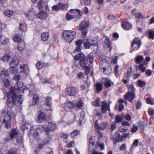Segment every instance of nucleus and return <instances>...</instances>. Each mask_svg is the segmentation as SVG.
Instances as JSON below:
<instances>
[{
    "label": "nucleus",
    "instance_id": "nucleus-36",
    "mask_svg": "<svg viewBox=\"0 0 154 154\" xmlns=\"http://www.w3.org/2000/svg\"><path fill=\"white\" fill-rule=\"evenodd\" d=\"M143 57L141 55L137 56L135 58V61L137 63H141L143 60Z\"/></svg>",
    "mask_w": 154,
    "mask_h": 154
},
{
    "label": "nucleus",
    "instance_id": "nucleus-58",
    "mask_svg": "<svg viewBox=\"0 0 154 154\" xmlns=\"http://www.w3.org/2000/svg\"><path fill=\"white\" fill-rule=\"evenodd\" d=\"M8 154H17V153L15 151L11 149L8 151Z\"/></svg>",
    "mask_w": 154,
    "mask_h": 154
},
{
    "label": "nucleus",
    "instance_id": "nucleus-57",
    "mask_svg": "<svg viewBox=\"0 0 154 154\" xmlns=\"http://www.w3.org/2000/svg\"><path fill=\"white\" fill-rule=\"evenodd\" d=\"M75 145V143L73 141H71L67 144V146L68 147H72Z\"/></svg>",
    "mask_w": 154,
    "mask_h": 154
},
{
    "label": "nucleus",
    "instance_id": "nucleus-42",
    "mask_svg": "<svg viewBox=\"0 0 154 154\" xmlns=\"http://www.w3.org/2000/svg\"><path fill=\"white\" fill-rule=\"evenodd\" d=\"M148 33L149 38L153 39L154 38V31L152 30H149Z\"/></svg>",
    "mask_w": 154,
    "mask_h": 154
},
{
    "label": "nucleus",
    "instance_id": "nucleus-16",
    "mask_svg": "<svg viewBox=\"0 0 154 154\" xmlns=\"http://www.w3.org/2000/svg\"><path fill=\"white\" fill-rule=\"evenodd\" d=\"M102 82L104 84V86L106 88H108L114 85V83L109 79L103 78L102 79Z\"/></svg>",
    "mask_w": 154,
    "mask_h": 154
},
{
    "label": "nucleus",
    "instance_id": "nucleus-53",
    "mask_svg": "<svg viewBox=\"0 0 154 154\" xmlns=\"http://www.w3.org/2000/svg\"><path fill=\"white\" fill-rule=\"evenodd\" d=\"M138 129V128L137 126L134 125L132 128L131 131L133 133L136 132Z\"/></svg>",
    "mask_w": 154,
    "mask_h": 154
},
{
    "label": "nucleus",
    "instance_id": "nucleus-46",
    "mask_svg": "<svg viewBox=\"0 0 154 154\" xmlns=\"http://www.w3.org/2000/svg\"><path fill=\"white\" fill-rule=\"evenodd\" d=\"M80 132L78 130H74L71 133V136L72 137H74L79 134Z\"/></svg>",
    "mask_w": 154,
    "mask_h": 154
},
{
    "label": "nucleus",
    "instance_id": "nucleus-20",
    "mask_svg": "<svg viewBox=\"0 0 154 154\" xmlns=\"http://www.w3.org/2000/svg\"><path fill=\"white\" fill-rule=\"evenodd\" d=\"M18 64V60L16 57H14L9 63L11 67L14 68L16 67Z\"/></svg>",
    "mask_w": 154,
    "mask_h": 154
},
{
    "label": "nucleus",
    "instance_id": "nucleus-40",
    "mask_svg": "<svg viewBox=\"0 0 154 154\" xmlns=\"http://www.w3.org/2000/svg\"><path fill=\"white\" fill-rule=\"evenodd\" d=\"M96 89L97 93H98L102 89V85L101 83H97L96 85Z\"/></svg>",
    "mask_w": 154,
    "mask_h": 154
},
{
    "label": "nucleus",
    "instance_id": "nucleus-49",
    "mask_svg": "<svg viewBox=\"0 0 154 154\" xmlns=\"http://www.w3.org/2000/svg\"><path fill=\"white\" fill-rule=\"evenodd\" d=\"M138 143V141L137 140H135L133 142V144L132 145L131 150L134 149V146H137Z\"/></svg>",
    "mask_w": 154,
    "mask_h": 154
},
{
    "label": "nucleus",
    "instance_id": "nucleus-24",
    "mask_svg": "<svg viewBox=\"0 0 154 154\" xmlns=\"http://www.w3.org/2000/svg\"><path fill=\"white\" fill-rule=\"evenodd\" d=\"M0 41L3 45H5L9 42V39L4 35H0Z\"/></svg>",
    "mask_w": 154,
    "mask_h": 154
},
{
    "label": "nucleus",
    "instance_id": "nucleus-31",
    "mask_svg": "<svg viewBox=\"0 0 154 154\" xmlns=\"http://www.w3.org/2000/svg\"><path fill=\"white\" fill-rule=\"evenodd\" d=\"M62 5L61 3H60L58 4L54 5L52 7V10L54 11H58L60 9H63L62 8H61V6Z\"/></svg>",
    "mask_w": 154,
    "mask_h": 154
},
{
    "label": "nucleus",
    "instance_id": "nucleus-37",
    "mask_svg": "<svg viewBox=\"0 0 154 154\" xmlns=\"http://www.w3.org/2000/svg\"><path fill=\"white\" fill-rule=\"evenodd\" d=\"M83 105V103L82 101L79 100L77 102L75 106H74V109H76V108L79 109L81 108Z\"/></svg>",
    "mask_w": 154,
    "mask_h": 154
},
{
    "label": "nucleus",
    "instance_id": "nucleus-26",
    "mask_svg": "<svg viewBox=\"0 0 154 154\" xmlns=\"http://www.w3.org/2000/svg\"><path fill=\"white\" fill-rule=\"evenodd\" d=\"M19 29L22 32H25L27 30V26L26 24H22L20 23L19 24Z\"/></svg>",
    "mask_w": 154,
    "mask_h": 154
},
{
    "label": "nucleus",
    "instance_id": "nucleus-32",
    "mask_svg": "<svg viewBox=\"0 0 154 154\" xmlns=\"http://www.w3.org/2000/svg\"><path fill=\"white\" fill-rule=\"evenodd\" d=\"M39 100V97L37 94H34L33 96V99L32 101V104L35 105L37 103Z\"/></svg>",
    "mask_w": 154,
    "mask_h": 154
},
{
    "label": "nucleus",
    "instance_id": "nucleus-43",
    "mask_svg": "<svg viewBox=\"0 0 154 154\" xmlns=\"http://www.w3.org/2000/svg\"><path fill=\"white\" fill-rule=\"evenodd\" d=\"M100 101V99L99 98H97V99L92 103L93 106H97L99 105V102Z\"/></svg>",
    "mask_w": 154,
    "mask_h": 154
},
{
    "label": "nucleus",
    "instance_id": "nucleus-7",
    "mask_svg": "<svg viewBox=\"0 0 154 154\" xmlns=\"http://www.w3.org/2000/svg\"><path fill=\"white\" fill-rule=\"evenodd\" d=\"M88 22L83 21L79 25V29L82 32V38H85L88 32L87 29L89 26Z\"/></svg>",
    "mask_w": 154,
    "mask_h": 154
},
{
    "label": "nucleus",
    "instance_id": "nucleus-8",
    "mask_svg": "<svg viewBox=\"0 0 154 154\" xmlns=\"http://www.w3.org/2000/svg\"><path fill=\"white\" fill-rule=\"evenodd\" d=\"M97 38L94 37H91L88 40L84 39L83 44L85 48H88L91 46H97Z\"/></svg>",
    "mask_w": 154,
    "mask_h": 154
},
{
    "label": "nucleus",
    "instance_id": "nucleus-28",
    "mask_svg": "<svg viewBox=\"0 0 154 154\" xmlns=\"http://www.w3.org/2000/svg\"><path fill=\"white\" fill-rule=\"evenodd\" d=\"M11 53L9 52L8 54H5L2 59L4 62L8 61L11 58Z\"/></svg>",
    "mask_w": 154,
    "mask_h": 154
},
{
    "label": "nucleus",
    "instance_id": "nucleus-62",
    "mask_svg": "<svg viewBox=\"0 0 154 154\" xmlns=\"http://www.w3.org/2000/svg\"><path fill=\"white\" fill-rule=\"evenodd\" d=\"M82 47L77 46L76 48L74 50V53H76L79 51H80L81 49V48Z\"/></svg>",
    "mask_w": 154,
    "mask_h": 154
},
{
    "label": "nucleus",
    "instance_id": "nucleus-35",
    "mask_svg": "<svg viewBox=\"0 0 154 154\" xmlns=\"http://www.w3.org/2000/svg\"><path fill=\"white\" fill-rule=\"evenodd\" d=\"M96 137H92L89 139V146L91 145H94L95 144L96 142Z\"/></svg>",
    "mask_w": 154,
    "mask_h": 154
},
{
    "label": "nucleus",
    "instance_id": "nucleus-47",
    "mask_svg": "<svg viewBox=\"0 0 154 154\" xmlns=\"http://www.w3.org/2000/svg\"><path fill=\"white\" fill-rule=\"evenodd\" d=\"M122 119L121 116L119 115L116 116L115 120L116 123H119L121 122L122 121Z\"/></svg>",
    "mask_w": 154,
    "mask_h": 154
},
{
    "label": "nucleus",
    "instance_id": "nucleus-64",
    "mask_svg": "<svg viewBox=\"0 0 154 154\" xmlns=\"http://www.w3.org/2000/svg\"><path fill=\"white\" fill-rule=\"evenodd\" d=\"M126 147V145L125 144H123L120 148V149L121 150H123L125 149Z\"/></svg>",
    "mask_w": 154,
    "mask_h": 154
},
{
    "label": "nucleus",
    "instance_id": "nucleus-12",
    "mask_svg": "<svg viewBox=\"0 0 154 154\" xmlns=\"http://www.w3.org/2000/svg\"><path fill=\"white\" fill-rule=\"evenodd\" d=\"M18 135H20L18 134L16 130L14 129H12L10 134V137H7L4 139L5 142L6 143L12 139H14Z\"/></svg>",
    "mask_w": 154,
    "mask_h": 154
},
{
    "label": "nucleus",
    "instance_id": "nucleus-14",
    "mask_svg": "<svg viewBox=\"0 0 154 154\" xmlns=\"http://www.w3.org/2000/svg\"><path fill=\"white\" fill-rule=\"evenodd\" d=\"M77 89L75 87H70L67 88V94L70 96H74L77 92Z\"/></svg>",
    "mask_w": 154,
    "mask_h": 154
},
{
    "label": "nucleus",
    "instance_id": "nucleus-3",
    "mask_svg": "<svg viewBox=\"0 0 154 154\" xmlns=\"http://www.w3.org/2000/svg\"><path fill=\"white\" fill-rule=\"evenodd\" d=\"M56 128L55 125L52 122H49L47 126V128H46L44 125L40 126L35 130V132L33 133V136L36 137L38 135L39 131L45 130V131L46 135H48L49 131H54Z\"/></svg>",
    "mask_w": 154,
    "mask_h": 154
},
{
    "label": "nucleus",
    "instance_id": "nucleus-44",
    "mask_svg": "<svg viewBox=\"0 0 154 154\" xmlns=\"http://www.w3.org/2000/svg\"><path fill=\"white\" fill-rule=\"evenodd\" d=\"M38 7L39 10H42L43 9L44 6L42 0H39L38 4Z\"/></svg>",
    "mask_w": 154,
    "mask_h": 154
},
{
    "label": "nucleus",
    "instance_id": "nucleus-11",
    "mask_svg": "<svg viewBox=\"0 0 154 154\" xmlns=\"http://www.w3.org/2000/svg\"><path fill=\"white\" fill-rule=\"evenodd\" d=\"M1 78L3 79L4 85L6 86H9L10 82L8 79L9 77L8 71L4 69L2 70L1 73Z\"/></svg>",
    "mask_w": 154,
    "mask_h": 154
},
{
    "label": "nucleus",
    "instance_id": "nucleus-2",
    "mask_svg": "<svg viewBox=\"0 0 154 154\" xmlns=\"http://www.w3.org/2000/svg\"><path fill=\"white\" fill-rule=\"evenodd\" d=\"M13 91L14 89L12 88L10 92L7 94L8 99L7 101V103L8 106L10 108L13 106L16 101L19 104H20L22 103L23 100L21 95H15Z\"/></svg>",
    "mask_w": 154,
    "mask_h": 154
},
{
    "label": "nucleus",
    "instance_id": "nucleus-45",
    "mask_svg": "<svg viewBox=\"0 0 154 154\" xmlns=\"http://www.w3.org/2000/svg\"><path fill=\"white\" fill-rule=\"evenodd\" d=\"M137 82L138 85L141 87L144 86L146 85V83L144 82L141 81L140 80H138Z\"/></svg>",
    "mask_w": 154,
    "mask_h": 154
},
{
    "label": "nucleus",
    "instance_id": "nucleus-5",
    "mask_svg": "<svg viewBox=\"0 0 154 154\" xmlns=\"http://www.w3.org/2000/svg\"><path fill=\"white\" fill-rule=\"evenodd\" d=\"M76 35L75 31L71 30H65L63 34V39L66 42H70L74 38V37Z\"/></svg>",
    "mask_w": 154,
    "mask_h": 154
},
{
    "label": "nucleus",
    "instance_id": "nucleus-63",
    "mask_svg": "<svg viewBox=\"0 0 154 154\" xmlns=\"http://www.w3.org/2000/svg\"><path fill=\"white\" fill-rule=\"evenodd\" d=\"M127 129L124 127V126H122L121 127L120 130V132L121 133H122V132L123 131H125L127 130Z\"/></svg>",
    "mask_w": 154,
    "mask_h": 154
},
{
    "label": "nucleus",
    "instance_id": "nucleus-56",
    "mask_svg": "<svg viewBox=\"0 0 154 154\" xmlns=\"http://www.w3.org/2000/svg\"><path fill=\"white\" fill-rule=\"evenodd\" d=\"M116 128V124L115 123H111L110 126V129L111 131L113 130Z\"/></svg>",
    "mask_w": 154,
    "mask_h": 154
},
{
    "label": "nucleus",
    "instance_id": "nucleus-54",
    "mask_svg": "<svg viewBox=\"0 0 154 154\" xmlns=\"http://www.w3.org/2000/svg\"><path fill=\"white\" fill-rule=\"evenodd\" d=\"M97 146H100V149L101 150H103L104 149V145L103 143H97L96 144Z\"/></svg>",
    "mask_w": 154,
    "mask_h": 154
},
{
    "label": "nucleus",
    "instance_id": "nucleus-55",
    "mask_svg": "<svg viewBox=\"0 0 154 154\" xmlns=\"http://www.w3.org/2000/svg\"><path fill=\"white\" fill-rule=\"evenodd\" d=\"M98 140L100 142L101 140H103L102 137L103 135L101 132L99 131L98 132Z\"/></svg>",
    "mask_w": 154,
    "mask_h": 154
},
{
    "label": "nucleus",
    "instance_id": "nucleus-27",
    "mask_svg": "<svg viewBox=\"0 0 154 154\" xmlns=\"http://www.w3.org/2000/svg\"><path fill=\"white\" fill-rule=\"evenodd\" d=\"M49 36V35L48 32H43L41 35L42 40L43 41H46L48 39Z\"/></svg>",
    "mask_w": 154,
    "mask_h": 154
},
{
    "label": "nucleus",
    "instance_id": "nucleus-60",
    "mask_svg": "<svg viewBox=\"0 0 154 154\" xmlns=\"http://www.w3.org/2000/svg\"><path fill=\"white\" fill-rule=\"evenodd\" d=\"M122 125H123V126H124L125 125L127 126H130V124L129 123V122L127 121H123L122 122Z\"/></svg>",
    "mask_w": 154,
    "mask_h": 154
},
{
    "label": "nucleus",
    "instance_id": "nucleus-33",
    "mask_svg": "<svg viewBox=\"0 0 154 154\" xmlns=\"http://www.w3.org/2000/svg\"><path fill=\"white\" fill-rule=\"evenodd\" d=\"M51 97H47L45 99V102L47 105L48 107H49V108H48V109H47V110H50L51 109Z\"/></svg>",
    "mask_w": 154,
    "mask_h": 154
},
{
    "label": "nucleus",
    "instance_id": "nucleus-25",
    "mask_svg": "<svg viewBox=\"0 0 154 154\" xmlns=\"http://www.w3.org/2000/svg\"><path fill=\"white\" fill-rule=\"evenodd\" d=\"M18 49L20 51H22L25 48V42L24 41H21L18 44Z\"/></svg>",
    "mask_w": 154,
    "mask_h": 154
},
{
    "label": "nucleus",
    "instance_id": "nucleus-30",
    "mask_svg": "<svg viewBox=\"0 0 154 154\" xmlns=\"http://www.w3.org/2000/svg\"><path fill=\"white\" fill-rule=\"evenodd\" d=\"M135 9H134L132 11V13L134 14V16L136 18L139 19L143 18V16L142 14L140 12L136 13H134V11H135Z\"/></svg>",
    "mask_w": 154,
    "mask_h": 154
},
{
    "label": "nucleus",
    "instance_id": "nucleus-9",
    "mask_svg": "<svg viewBox=\"0 0 154 154\" xmlns=\"http://www.w3.org/2000/svg\"><path fill=\"white\" fill-rule=\"evenodd\" d=\"M11 114L10 111L7 112L4 115L3 117V123L7 128H11Z\"/></svg>",
    "mask_w": 154,
    "mask_h": 154
},
{
    "label": "nucleus",
    "instance_id": "nucleus-38",
    "mask_svg": "<svg viewBox=\"0 0 154 154\" xmlns=\"http://www.w3.org/2000/svg\"><path fill=\"white\" fill-rule=\"evenodd\" d=\"M14 12L13 11L9 10H6L4 12L5 15L8 17H10L13 15Z\"/></svg>",
    "mask_w": 154,
    "mask_h": 154
},
{
    "label": "nucleus",
    "instance_id": "nucleus-51",
    "mask_svg": "<svg viewBox=\"0 0 154 154\" xmlns=\"http://www.w3.org/2000/svg\"><path fill=\"white\" fill-rule=\"evenodd\" d=\"M61 5L62 6H61V8H62V9H60L62 10H66L68 8V5L66 4H63L61 3Z\"/></svg>",
    "mask_w": 154,
    "mask_h": 154
},
{
    "label": "nucleus",
    "instance_id": "nucleus-4",
    "mask_svg": "<svg viewBox=\"0 0 154 154\" xmlns=\"http://www.w3.org/2000/svg\"><path fill=\"white\" fill-rule=\"evenodd\" d=\"M12 88L14 89V92L15 95L16 94L18 93L20 94H23L24 93V91L26 89L27 90H29L30 92L29 89L26 88L25 86H23V83L20 82H17L14 85V88H12L11 89V90Z\"/></svg>",
    "mask_w": 154,
    "mask_h": 154
},
{
    "label": "nucleus",
    "instance_id": "nucleus-23",
    "mask_svg": "<svg viewBox=\"0 0 154 154\" xmlns=\"http://www.w3.org/2000/svg\"><path fill=\"white\" fill-rule=\"evenodd\" d=\"M122 26V28L125 30H129L132 27L131 24L127 22H123Z\"/></svg>",
    "mask_w": 154,
    "mask_h": 154
},
{
    "label": "nucleus",
    "instance_id": "nucleus-13",
    "mask_svg": "<svg viewBox=\"0 0 154 154\" xmlns=\"http://www.w3.org/2000/svg\"><path fill=\"white\" fill-rule=\"evenodd\" d=\"M141 45L140 40L139 38H136L133 40L131 44V47L134 48V51L138 49Z\"/></svg>",
    "mask_w": 154,
    "mask_h": 154
},
{
    "label": "nucleus",
    "instance_id": "nucleus-19",
    "mask_svg": "<svg viewBox=\"0 0 154 154\" xmlns=\"http://www.w3.org/2000/svg\"><path fill=\"white\" fill-rule=\"evenodd\" d=\"M101 109L103 113H105L106 110L110 111L109 105L107 102L104 101L102 102Z\"/></svg>",
    "mask_w": 154,
    "mask_h": 154
},
{
    "label": "nucleus",
    "instance_id": "nucleus-29",
    "mask_svg": "<svg viewBox=\"0 0 154 154\" xmlns=\"http://www.w3.org/2000/svg\"><path fill=\"white\" fill-rule=\"evenodd\" d=\"M14 143L16 145L20 143V144L22 142V137L20 135H18L17 137L14 138Z\"/></svg>",
    "mask_w": 154,
    "mask_h": 154
},
{
    "label": "nucleus",
    "instance_id": "nucleus-18",
    "mask_svg": "<svg viewBox=\"0 0 154 154\" xmlns=\"http://www.w3.org/2000/svg\"><path fill=\"white\" fill-rule=\"evenodd\" d=\"M124 136H121L120 133L119 131H117L114 134V137L112 138L114 140L116 141V142H119L123 140Z\"/></svg>",
    "mask_w": 154,
    "mask_h": 154
},
{
    "label": "nucleus",
    "instance_id": "nucleus-6",
    "mask_svg": "<svg viewBox=\"0 0 154 154\" xmlns=\"http://www.w3.org/2000/svg\"><path fill=\"white\" fill-rule=\"evenodd\" d=\"M128 91L124 96L125 99H127L130 102H132L133 100L135 97L134 92L135 89L133 84L130 85L128 87Z\"/></svg>",
    "mask_w": 154,
    "mask_h": 154
},
{
    "label": "nucleus",
    "instance_id": "nucleus-52",
    "mask_svg": "<svg viewBox=\"0 0 154 154\" xmlns=\"http://www.w3.org/2000/svg\"><path fill=\"white\" fill-rule=\"evenodd\" d=\"M82 42V40H79L76 42V44L77 46L82 47L81 45Z\"/></svg>",
    "mask_w": 154,
    "mask_h": 154
},
{
    "label": "nucleus",
    "instance_id": "nucleus-22",
    "mask_svg": "<svg viewBox=\"0 0 154 154\" xmlns=\"http://www.w3.org/2000/svg\"><path fill=\"white\" fill-rule=\"evenodd\" d=\"M20 72H23L25 74H27L29 71L28 66L24 64L21 65L20 66Z\"/></svg>",
    "mask_w": 154,
    "mask_h": 154
},
{
    "label": "nucleus",
    "instance_id": "nucleus-50",
    "mask_svg": "<svg viewBox=\"0 0 154 154\" xmlns=\"http://www.w3.org/2000/svg\"><path fill=\"white\" fill-rule=\"evenodd\" d=\"M105 44L108 46V48H110L109 51H111V49H112V47H111L110 45V42L109 40L106 39L105 41Z\"/></svg>",
    "mask_w": 154,
    "mask_h": 154
},
{
    "label": "nucleus",
    "instance_id": "nucleus-17",
    "mask_svg": "<svg viewBox=\"0 0 154 154\" xmlns=\"http://www.w3.org/2000/svg\"><path fill=\"white\" fill-rule=\"evenodd\" d=\"M48 16V14L43 11L39 12L37 14V17L42 20H45L47 17Z\"/></svg>",
    "mask_w": 154,
    "mask_h": 154
},
{
    "label": "nucleus",
    "instance_id": "nucleus-61",
    "mask_svg": "<svg viewBox=\"0 0 154 154\" xmlns=\"http://www.w3.org/2000/svg\"><path fill=\"white\" fill-rule=\"evenodd\" d=\"M20 76L19 75H15L14 76V79L15 80H18L20 79Z\"/></svg>",
    "mask_w": 154,
    "mask_h": 154
},
{
    "label": "nucleus",
    "instance_id": "nucleus-59",
    "mask_svg": "<svg viewBox=\"0 0 154 154\" xmlns=\"http://www.w3.org/2000/svg\"><path fill=\"white\" fill-rule=\"evenodd\" d=\"M148 112L149 115L152 116L154 115V110L151 109H148Z\"/></svg>",
    "mask_w": 154,
    "mask_h": 154
},
{
    "label": "nucleus",
    "instance_id": "nucleus-21",
    "mask_svg": "<svg viewBox=\"0 0 154 154\" xmlns=\"http://www.w3.org/2000/svg\"><path fill=\"white\" fill-rule=\"evenodd\" d=\"M46 119V118L45 114L43 112H41L35 120L37 122L40 123L42 122L43 121L45 120Z\"/></svg>",
    "mask_w": 154,
    "mask_h": 154
},
{
    "label": "nucleus",
    "instance_id": "nucleus-10",
    "mask_svg": "<svg viewBox=\"0 0 154 154\" xmlns=\"http://www.w3.org/2000/svg\"><path fill=\"white\" fill-rule=\"evenodd\" d=\"M69 13H67L66 14V18L69 20L71 19H73L76 16V14H78L80 15H82V14L81 13L80 11L78 9H71L69 11Z\"/></svg>",
    "mask_w": 154,
    "mask_h": 154
},
{
    "label": "nucleus",
    "instance_id": "nucleus-41",
    "mask_svg": "<svg viewBox=\"0 0 154 154\" xmlns=\"http://www.w3.org/2000/svg\"><path fill=\"white\" fill-rule=\"evenodd\" d=\"M37 68L38 69H42L44 66V63L41 61L38 62L36 64Z\"/></svg>",
    "mask_w": 154,
    "mask_h": 154
},
{
    "label": "nucleus",
    "instance_id": "nucleus-39",
    "mask_svg": "<svg viewBox=\"0 0 154 154\" xmlns=\"http://www.w3.org/2000/svg\"><path fill=\"white\" fill-rule=\"evenodd\" d=\"M65 106L66 107L69 109L72 108L73 107L74 108V105L73 103L71 102H68L66 103Z\"/></svg>",
    "mask_w": 154,
    "mask_h": 154
},
{
    "label": "nucleus",
    "instance_id": "nucleus-15",
    "mask_svg": "<svg viewBox=\"0 0 154 154\" xmlns=\"http://www.w3.org/2000/svg\"><path fill=\"white\" fill-rule=\"evenodd\" d=\"M107 126V124L106 123L102 122L100 123L98 120L95 121V128L100 130H103Z\"/></svg>",
    "mask_w": 154,
    "mask_h": 154
},
{
    "label": "nucleus",
    "instance_id": "nucleus-1",
    "mask_svg": "<svg viewBox=\"0 0 154 154\" xmlns=\"http://www.w3.org/2000/svg\"><path fill=\"white\" fill-rule=\"evenodd\" d=\"M74 59L76 60H79V65L82 67H84L85 69L86 70L85 73L86 74L88 70V68L87 66L88 62L89 63H92L93 60V54L90 53L86 57V60L85 59V56L82 54H78L75 57Z\"/></svg>",
    "mask_w": 154,
    "mask_h": 154
},
{
    "label": "nucleus",
    "instance_id": "nucleus-34",
    "mask_svg": "<svg viewBox=\"0 0 154 154\" xmlns=\"http://www.w3.org/2000/svg\"><path fill=\"white\" fill-rule=\"evenodd\" d=\"M13 39L14 42H17L18 43L20 42L21 41H23L20 37L17 35H15L13 37Z\"/></svg>",
    "mask_w": 154,
    "mask_h": 154
},
{
    "label": "nucleus",
    "instance_id": "nucleus-48",
    "mask_svg": "<svg viewBox=\"0 0 154 154\" xmlns=\"http://www.w3.org/2000/svg\"><path fill=\"white\" fill-rule=\"evenodd\" d=\"M146 103L150 105H153L154 104L153 101L149 97H147L146 99Z\"/></svg>",
    "mask_w": 154,
    "mask_h": 154
}]
</instances>
